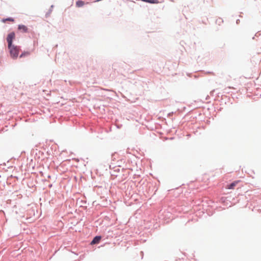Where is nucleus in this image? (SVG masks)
<instances>
[{"mask_svg":"<svg viewBox=\"0 0 261 261\" xmlns=\"http://www.w3.org/2000/svg\"><path fill=\"white\" fill-rule=\"evenodd\" d=\"M14 37L15 34H9L7 40L8 43V49L9 50L10 55L14 59H16L18 56L19 48L17 46H15L14 45H12V40Z\"/></svg>","mask_w":261,"mask_h":261,"instance_id":"1","label":"nucleus"},{"mask_svg":"<svg viewBox=\"0 0 261 261\" xmlns=\"http://www.w3.org/2000/svg\"><path fill=\"white\" fill-rule=\"evenodd\" d=\"M240 182V180H236L230 184V185H227L226 188L227 189H233Z\"/></svg>","mask_w":261,"mask_h":261,"instance_id":"2","label":"nucleus"},{"mask_svg":"<svg viewBox=\"0 0 261 261\" xmlns=\"http://www.w3.org/2000/svg\"><path fill=\"white\" fill-rule=\"evenodd\" d=\"M101 238L100 236H96L94 238V239L91 242V245L98 244L100 242Z\"/></svg>","mask_w":261,"mask_h":261,"instance_id":"3","label":"nucleus"},{"mask_svg":"<svg viewBox=\"0 0 261 261\" xmlns=\"http://www.w3.org/2000/svg\"><path fill=\"white\" fill-rule=\"evenodd\" d=\"M18 30L20 32H27L28 28L24 25H19L18 27Z\"/></svg>","mask_w":261,"mask_h":261,"instance_id":"4","label":"nucleus"},{"mask_svg":"<svg viewBox=\"0 0 261 261\" xmlns=\"http://www.w3.org/2000/svg\"><path fill=\"white\" fill-rule=\"evenodd\" d=\"M85 4V3L84 2L82 1H78L76 2V6L77 7H83Z\"/></svg>","mask_w":261,"mask_h":261,"instance_id":"5","label":"nucleus"},{"mask_svg":"<svg viewBox=\"0 0 261 261\" xmlns=\"http://www.w3.org/2000/svg\"><path fill=\"white\" fill-rule=\"evenodd\" d=\"M2 21L3 22H6L7 21H10V22H14V19L12 18H6V19H3L2 20Z\"/></svg>","mask_w":261,"mask_h":261,"instance_id":"6","label":"nucleus"},{"mask_svg":"<svg viewBox=\"0 0 261 261\" xmlns=\"http://www.w3.org/2000/svg\"><path fill=\"white\" fill-rule=\"evenodd\" d=\"M159 3L158 0H149V3L150 4H158Z\"/></svg>","mask_w":261,"mask_h":261,"instance_id":"7","label":"nucleus"},{"mask_svg":"<svg viewBox=\"0 0 261 261\" xmlns=\"http://www.w3.org/2000/svg\"><path fill=\"white\" fill-rule=\"evenodd\" d=\"M29 55V52L23 53L21 54V55L20 56V58H22L23 57H24L25 56H28Z\"/></svg>","mask_w":261,"mask_h":261,"instance_id":"8","label":"nucleus"},{"mask_svg":"<svg viewBox=\"0 0 261 261\" xmlns=\"http://www.w3.org/2000/svg\"><path fill=\"white\" fill-rule=\"evenodd\" d=\"M142 2H146V3H149V0H141Z\"/></svg>","mask_w":261,"mask_h":261,"instance_id":"9","label":"nucleus"}]
</instances>
